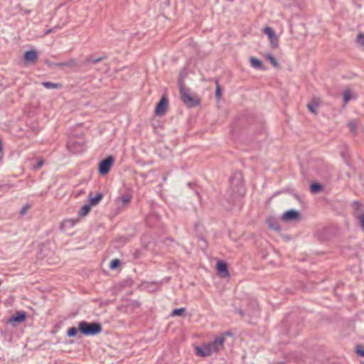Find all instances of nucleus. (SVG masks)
<instances>
[{"instance_id":"obj_19","label":"nucleus","mask_w":364,"mask_h":364,"mask_svg":"<svg viewBox=\"0 0 364 364\" xmlns=\"http://www.w3.org/2000/svg\"><path fill=\"white\" fill-rule=\"evenodd\" d=\"M215 84H216L215 97L218 100H220L221 99V96H222V89L219 84L218 80L215 81Z\"/></svg>"},{"instance_id":"obj_18","label":"nucleus","mask_w":364,"mask_h":364,"mask_svg":"<svg viewBox=\"0 0 364 364\" xmlns=\"http://www.w3.org/2000/svg\"><path fill=\"white\" fill-rule=\"evenodd\" d=\"M250 63H251L252 66L254 67V68H262V61L258 60V59H257V58H252L250 59Z\"/></svg>"},{"instance_id":"obj_17","label":"nucleus","mask_w":364,"mask_h":364,"mask_svg":"<svg viewBox=\"0 0 364 364\" xmlns=\"http://www.w3.org/2000/svg\"><path fill=\"white\" fill-rule=\"evenodd\" d=\"M322 186L318 183H314L310 186V190L312 193H318L322 191Z\"/></svg>"},{"instance_id":"obj_28","label":"nucleus","mask_w":364,"mask_h":364,"mask_svg":"<svg viewBox=\"0 0 364 364\" xmlns=\"http://www.w3.org/2000/svg\"><path fill=\"white\" fill-rule=\"evenodd\" d=\"M360 227L364 229V214H360L357 216Z\"/></svg>"},{"instance_id":"obj_7","label":"nucleus","mask_w":364,"mask_h":364,"mask_svg":"<svg viewBox=\"0 0 364 364\" xmlns=\"http://www.w3.org/2000/svg\"><path fill=\"white\" fill-rule=\"evenodd\" d=\"M282 218L287 221L298 220L300 219V213L295 210H289L283 214Z\"/></svg>"},{"instance_id":"obj_10","label":"nucleus","mask_w":364,"mask_h":364,"mask_svg":"<svg viewBox=\"0 0 364 364\" xmlns=\"http://www.w3.org/2000/svg\"><path fill=\"white\" fill-rule=\"evenodd\" d=\"M320 100L317 97H314L310 103L307 104V108L313 114H316V108L319 106Z\"/></svg>"},{"instance_id":"obj_31","label":"nucleus","mask_w":364,"mask_h":364,"mask_svg":"<svg viewBox=\"0 0 364 364\" xmlns=\"http://www.w3.org/2000/svg\"><path fill=\"white\" fill-rule=\"evenodd\" d=\"M44 164V161L43 159H39L38 161V163H37V165L36 166V168H40L42 167V166Z\"/></svg>"},{"instance_id":"obj_13","label":"nucleus","mask_w":364,"mask_h":364,"mask_svg":"<svg viewBox=\"0 0 364 364\" xmlns=\"http://www.w3.org/2000/svg\"><path fill=\"white\" fill-rule=\"evenodd\" d=\"M103 198V195L102 193H97L95 196H92L91 194L89 195V202L91 206H94L97 205Z\"/></svg>"},{"instance_id":"obj_24","label":"nucleus","mask_w":364,"mask_h":364,"mask_svg":"<svg viewBox=\"0 0 364 364\" xmlns=\"http://www.w3.org/2000/svg\"><path fill=\"white\" fill-rule=\"evenodd\" d=\"M348 127L350 129V132L355 134L357 130L356 122L355 121H350L348 122Z\"/></svg>"},{"instance_id":"obj_8","label":"nucleus","mask_w":364,"mask_h":364,"mask_svg":"<svg viewBox=\"0 0 364 364\" xmlns=\"http://www.w3.org/2000/svg\"><path fill=\"white\" fill-rule=\"evenodd\" d=\"M131 200V196L130 195H124L122 196L119 198H117L115 200V204L117 206V208L120 210L123 208L124 207L127 206Z\"/></svg>"},{"instance_id":"obj_9","label":"nucleus","mask_w":364,"mask_h":364,"mask_svg":"<svg viewBox=\"0 0 364 364\" xmlns=\"http://www.w3.org/2000/svg\"><path fill=\"white\" fill-rule=\"evenodd\" d=\"M24 60L26 63H34L38 60V54L35 50H29L24 53Z\"/></svg>"},{"instance_id":"obj_5","label":"nucleus","mask_w":364,"mask_h":364,"mask_svg":"<svg viewBox=\"0 0 364 364\" xmlns=\"http://www.w3.org/2000/svg\"><path fill=\"white\" fill-rule=\"evenodd\" d=\"M114 164V158L112 156L102 160L99 164V172L102 175L107 174Z\"/></svg>"},{"instance_id":"obj_22","label":"nucleus","mask_w":364,"mask_h":364,"mask_svg":"<svg viewBox=\"0 0 364 364\" xmlns=\"http://www.w3.org/2000/svg\"><path fill=\"white\" fill-rule=\"evenodd\" d=\"M43 85L47 89H55L60 87L58 84H55L50 82H44Z\"/></svg>"},{"instance_id":"obj_25","label":"nucleus","mask_w":364,"mask_h":364,"mask_svg":"<svg viewBox=\"0 0 364 364\" xmlns=\"http://www.w3.org/2000/svg\"><path fill=\"white\" fill-rule=\"evenodd\" d=\"M77 330L75 327H72L68 330L67 334L69 337H74L77 335Z\"/></svg>"},{"instance_id":"obj_2","label":"nucleus","mask_w":364,"mask_h":364,"mask_svg":"<svg viewBox=\"0 0 364 364\" xmlns=\"http://www.w3.org/2000/svg\"><path fill=\"white\" fill-rule=\"evenodd\" d=\"M181 100L187 107L199 106L201 102L200 97L186 87L179 90Z\"/></svg>"},{"instance_id":"obj_30","label":"nucleus","mask_w":364,"mask_h":364,"mask_svg":"<svg viewBox=\"0 0 364 364\" xmlns=\"http://www.w3.org/2000/svg\"><path fill=\"white\" fill-rule=\"evenodd\" d=\"M362 205L359 201H354L353 208L355 210H358L361 208Z\"/></svg>"},{"instance_id":"obj_23","label":"nucleus","mask_w":364,"mask_h":364,"mask_svg":"<svg viewBox=\"0 0 364 364\" xmlns=\"http://www.w3.org/2000/svg\"><path fill=\"white\" fill-rule=\"evenodd\" d=\"M355 41L358 45L364 46V33H359L356 37Z\"/></svg>"},{"instance_id":"obj_32","label":"nucleus","mask_w":364,"mask_h":364,"mask_svg":"<svg viewBox=\"0 0 364 364\" xmlns=\"http://www.w3.org/2000/svg\"><path fill=\"white\" fill-rule=\"evenodd\" d=\"M30 208L29 205H26L25 207H23L21 210V214H25L26 212L27 211V210Z\"/></svg>"},{"instance_id":"obj_26","label":"nucleus","mask_w":364,"mask_h":364,"mask_svg":"<svg viewBox=\"0 0 364 364\" xmlns=\"http://www.w3.org/2000/svg\"><path fill=\"white\" fill-rule=\"evenodd\" d=\"M267 59L274 66L277 67L278 65V63L277 60L270 54L267 55Z\"/></svg>"},{"instance_id":"obj_4","label":"nucleus","mask_w":364,"mask_h":364,"mask_svg":"<svg viewBox=\"0 0 364 364\" xmlns=\"http://www.w3.org/2000/svg\"><path fill=\"white\" fill-rule=\"evenodd\" d=\"M263 32L268 36L271 47L274 49L277 48L279 47V39L274 30L269 26H266Z\"/></svg>"},{"instance_id":"obj_15","label":"nucleus","mask_w":364,"mask_h":364,"mask_svg":"<svg viewBox=\"0 0 364 364\" xmlns=\"http://www.w3.org/2000/svg\"><path fill=\"white\" fill-rule=\"evenodd\" d=\"M91 207L92 206L90 204H87V205H83L79 210L78 215L80 217H84V216L87 215L91 210Z\"/></svg>"},{"instance_id":"obj_27","label":"nucleus","mask_w":364,"mask_h":364,"mask_svg":"<svg viewBox=\"0 0 364 364\" xmlns=\"http://www.w3.org/2000/svg\"><path fill=\"white\" fill-rule=\"evenodd\" d=\"M356 353L359 355L364 357V348L361 345H357L356 346Z\"/></svg>"},{"instance_id":"obj_11","label":"nucleus","mask_w":364,"mask_h":364,"mask_svg":"<svg viewBox=\"0 0 364 364\" xmlns=\"http://www.w3.org/2000/svg\"><path fill=\"white\" fill-rule=\"evenodd\" d=\"M77 222L78 220L66 219L63 220L60 224V228L63 230H66L68 228H73Z\"/></svg>"},{"instance_id":"obj_34","label":"nucleus","mask_w":364,"mask_h":364,"mask_svg":"<svg viewBox=\"0 0 364 364\" xmlns=\"http://www.w3.org/2000/svg\"><path fill=\"white\" fill-rule=\"evenodd\" d=\"M4 151V146L1 139H0V154L2 155Z\"/></svg>"},{"instance_id":"obj_12","label":"nucleus","mask_w":364,"mask_h":364,"mask_svg":"<svg viewBox=\"0 0 364 364\" xmlns=\"http://www.w3.org/2000/svg\"><path fill=\"white\" fill-rule=\"evenodd\" d=\"M186 76L187 73L186 71H181L179 73L177 80L179 90L187 87L185 85V78L186 77Z\"/></svg>"},{"instance_id":"obj_16","label":"nucleus","mask_w":364,"mask_h":364,"mask_svg":"<svg viewBox=\"0 0 364 364\" xmlns=\"http://www.w3.org/2000/svg\"><path fill=\"white\" fill-rule=\"evenodd\" d=\"M186 311V308L182 307L180 309H174L172 313L171 314V316H183L184 315V313Z\"/></svg>"},{"instance_id":"obj_29","label":"nucleus","mask_w":364,"mask_h":364,"mask_svg":"<svg viewBox=\"0 0 364 364\" xmlns=\"http://www.w3.org/2000/svg\"><path fill=\"white\" fill-rule=\"evenodd\" d=\"M119 260L117 259H112L110 263V267L114 269L117 268L119 265Z\"/></svg>"},{"instance_id":"obj_1","label":"nucleus","mask_w":364,"mask_h":364,"mask_svg":"<svg viewBox=\"0 0 364 364\" xmlns=\"http://www.w3.org/2000/svg\"><path fill=\"white\" fill-rule=\"evenodd\" d=\"M232 335L231 332L225 331L215 337L213 341L203 343L200 346H196L195 348L196 354L200 357H206L223 350L226 337Z\"/></svg>"},{"instance_id":"obj_33","label":"nucleus","mask_w":364,"mask_h":364,"mask_svg":"<svg viewBox=\"0 0 364 364\" xmlns=\"http://www.w3.org/2000/svg\"><path fill=\"white\" fill-rule=\"evenodd\" d=\"M155 113L158 115L159 114V102L156 103L155 107Z\"/></svg>"},{"instance_id":"obj_35","label":"nucleus","mask_w":364,"mask_h":364,"mask_svg":"<svg viewBox=\"0 0 364 364\" xmlns=\"http://www.w3.org/2000/svg\"><path fill=\"white\" fill-rule=\"evenodd\" d=\"M101 60H102L101 58L96 59L94 60V63L100 62Z\"/></svg>"},{"instance_id":"obj_3","label":"nucleus","mask_w":364,"mask_h":364,"mask_svg":"<svg viewBox=\"0 0 364 364\" xmlns=\"http://www.w3.org/2000/svg\"><path fill=\"white\" fill-rule=\"evenodd\" d=\"M79 331L85 336H95L102 331V325L99 323H88L82 321L78 323Z\"/></svg>"},{"instance_id":"obj_21","label":"nucleus","mask_w":364,"mask_h":364,"mask_svg":"<svg viewBox=\"0 0 364 364\" xmlns=\"http://www.w3.org/2000/svg\"><path fill=\"white\" fill-rule=\"evenodd\" d=\"M352 98L351 91L350 90H345L343 92V102L345 104L348 103L349 100Z\"/></svg>"},{"instance_id":"obj_20","label":"nucleus","mask_w":364,"mask_h":364,"mask_svg":"<svg viewBox=\"0 0 364 364\" xmlns=\"http://www.w3.org/2000/svg\"><path fill=\"white\" fill-rule=\"evenodd\" d=\"M26 319V315L24 313L18 312L17 314L13 317V321H18V322H22Z\"/></svg>"},{"instance_id":"obj_36","label":"nucleus","mask_w":364,"mask_h":364,"mask_svg":"<svg viewBox=\"0 0 364 364\" xmlns=\"http://www.w3.org/2000/svg\"><path fill=\"white\" fill-rule=\"evenodd\" d=\"M2 284V281L0 279V286Z\"/></svg>"},{"instance_id":"obj_6","label":"nucleus","mask_w":364,"mask_h":364,"mask_svg":"<svg viewBox=\"0 0 364 364\" xmlns=\"http://www.w3.org/2000/svg\"><path fill=\"white\" fill-rule=\"evenodd\" d=\"M216 269L218 274L223 277H230V273L228 269V264L225 262L220 260L216 264Z\"/></svg>"},{"instance_id":"obj_14","label":"nucleus","mask_w":364,"mask_h":364,"mask_svg":"<svg viewBox=\"0 0 364 364\" xmlns=\"http://www.w3.org/2000/svg\"><path fill=\"white\" fill-rule=\"evenodd\" d=\"M168 108V98L166 95L161 97V116L164 114Z\"/></svg>"}]
</instances>
